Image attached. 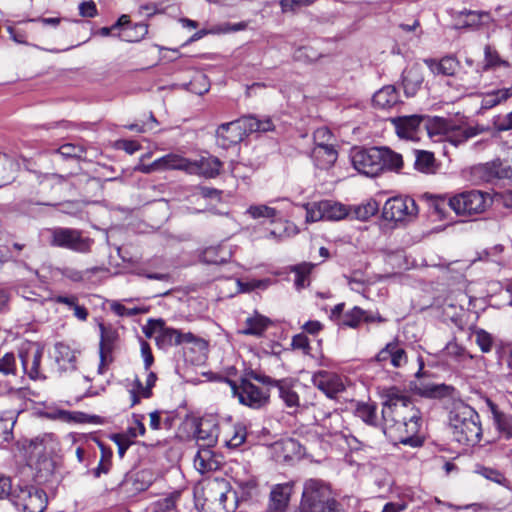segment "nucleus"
Masks as SVG:
<instances>
[{
    "mask_svg": "<svg viewBox=\"0 0 512 512\" xmlns=\"http://www.w3.org/2000/svg\"><path fill=\"white\" fill-rule=\"evenodd\" d=\"M382 430L390 439L411 447H420L424 439L419 435L422 423L420 411L410 398L395 386L387 388L382 395Z\"/></svg>",
    "mask_w": 512,
    "mask_h": 512,
    "instance_id": "obj_1",
    "label": "nucleus"
},
{
    "mask_svg": "<svg viewBox=\"0 0 512 512\" xmlns=\"http://www.w3.org/2000/svg\"><path fill=\"white\" fill-rule=\"evenodd\" d=\"M481 438L479 415L470 406L454 401L450 410V442L466 450Z\"/></svg>",
    "mask_w": 512,
    "mask_h": 512,
    "instance_id": "obj_2",
    "label": "nucleus"
},
{
    "mask_svg": "<svg viewBox=\"0 0 512 512\" xmlns=\"http://www.w3.org/2000/svg\"><path fill=\"white\" fill-rule=\"evenodd\" d=\"M275 125L269 116H258L255 114L243 115L229 123L221 124L217 131V143L219 146L228 149L244 140L252 133H264L273 131Z\"/></svg>",
    "mask_w": 512,
    "mask_h": 512,
    "instance_id": "obj_3",
    "label": "nucleus"
},
{
    "mask_svg": "<svg viewBox=\"0 0 512 512\" xmlns=\"http://www.w3.org/2000/svg\"><path fill=\"white\" fill-rule=\"evenodd\" d=\"M47 243L53 248L65 249L79 254L91 252L94 240L84 231L71 227L56 226L45 230Z\"/></svg>",
    "mask_w": 512,
    "mask_h": 512,
    "instance_id": "obj_4",
    "label": "nucleus"
},
{
    "mask_svg": "<svg viewBox=\"0 0 512 512\" xmlns=\"http://www.w3.org/2000/svg\"><path fill=\"white\" fill-rule=\"evenodd\" d=\"M300 505L306 512H339L329 486L315 479L305 482Z\"/></svg>",
    "mask_w": 512,
    "mask_h": 512,
    "instance_id": "obj_5",
    "label": "nucleus"
},
{
    "mask_svg": "<svg viewBox=\"0 0 512 512\" xmlns=\"http://www.w3.org/2000/svg\"><path fill=\"white\" fill-rule=\"evenodd\" d=\"M225 381L229 384L233 395L238 398L241 404L250 408L259 409L268 403V388L261 389L252 382H248L246 379H240L239 385L228 378H226Z\"/></svg>",
    "mask_w": 512,
    "mask_h": 512,
    "instance_id": "obj_6",
    "label": "nucleus"
},
{
    "mask_svg": "<svg viewBox=\"0 0 512 512\" xmlns=\"http://www.w3.org/2000/svg\"><path fill=\"white\" fill-rule=\"evenodd\" d=\"M490 200L489 194L479 190H471L450 199V208H452L457 215L470 216L485 211Z\"/></svg>",
    "mask_w": 512,
    "mask_h": 512,
    "instance_id": "obj_7",
    "label": "nucleus"
},
{
    "mask_svg": "<svg viewBox=\"0 0 512 512\" xmlns=\"http://www.w3.org/2000/svg\"><path fill=\"white\" fill-rule=\"evenodd\" d=\"M11 502L24 512H43L47 507L48 497L44 490L26 485L14 489Z\"/></svg>",
    "mask_w": 512,
    "mask_h": 512,
    "instance_id": "obj_8",
    "label": "nucleus"
},
{
    "mask_svg": "<svg viewBox=\"0 0 512 512\" xmlns=\"http://www.w3.org/2000/svg\"><path fill=\"white\" fill-rule=\"evenodd\" d=\"M380 147L354 148L351 151L353 167L361 174L376 177L381 173Z\"/></svg>",
    "mask_w": 512,
    "mask_h": 512,
    "instance_id": "obj_9",
    "label": "nucleus"
},
{
    "mask_svg": "<svg viewBox=\"0 0 512 512\" xmlns=\"http://www.w3.org/2000/svg\"><path fill=\"white\" fill-rule=\"evenodd\" d=\"M305 207L307 222H317L320 220L339 221L348 215L345 205L332 200L308 203Z\"/></svg>",
    "mask_w": 512,
    "mask_h": 512,
    "instance_id": "obj_10",
    "label": "nucleus"
},
{
    "mask_svg": "<svg viewBox=\"0 0 512 512\" xmlns=\"http://www.w3.org/2000/svg\"><path fill=\"white\" fill-rule=\"evenodd\" d=\"M417 213V204L411 197H392L384 203L382 209V217L386 221H402L405 216Z\"/></svg>",
    "mask_w": 512,
    "mask_h": 512,
    "instance_id": "obj_11",
    "label": "nucleus"
},
{
    "mask_svg": "<svg viewBox=\"0 0 512 512\" xmlns=\"http://www.w3.org/2000/svg\"><path fill=\"white\" fill-rule=\"evenodd\" d=\"M42 357L43 348L37 343H30L27 348L21 349L19 352L23 370L32 380H42L46 378L39 369Z\"/></svg>",
    "mask_w": 512,
    "mask_h": 512,
    "instance_id": "obj_12",
    "label": "nucleus"
},
{
    "mask_svg": "<svg viewBox=\"0 0 512 512\" xmlns=\"http://www.w3.org/2000/svg\"><path fill=\"white\" fill-rule=\"evenodd\" d=\"M100 330V343H99V357L100 365L99 372L102 373V367L113 360L112 354L117 347L119 340V333L112 325L99 324Z\"/></svg>",
    "mask_w": 512,
    "mask_h": 512,
    "instance_id": "obj_13",
    "label": "nucleus"
},
{
    "mask_svg": "<svg viewBox=\"0 0 512 512\" xmlns=\"http://www.w3.org/2000/svg\"><path fill=\"white\" fill-rule=\"evenodd\" d=\"M312 383L329 398H335L344 390L341 378L337 374L325 370L314 373Z\"/></svg>",
    "mask_w": 512,
    "mask_h": 512,
    "instance_id": "obj_14",
    "label": "nucleus"
},
{
    "mask_svg": "<svg viewBox=\"0 0 512 512\" xmlns=\"http://www.w3.org/2000/svg\"><path fill=\"white\" fill-rule=\"evenodd\" d=\"M153 483V474L149 470L128 473L120 482L119 488L128 493H138L147 490Z\"/></svg>",
    "mask_w": 512,
    "mask_h": 512,
    "instance_id": "obj_15",
    "label": "nucleus"
},
{
    "mask_svg": "<svg viewBox=\"0 0 512 512\" xmlns=\"http://www.w3.org/2000/svg\"><path fill=\"white\" fill-rule=\"evenodd\" d=\"M424 120L425 116L415 114L397 117L392 122L400 138L414 139L420 127L424 125Z\"/></svg>",
    "mask_w": 512,
    "mask_h": 512,
    "instance_id": "obj_16",
    "label": "nucleus"
},
{
    "mask_svg": "<svg viewBox=\"0 0 512 512\" xmlns=\"http://www.w3.org/2000/svg\"><path fill=\"white\" fill-rule=\"evenodd\" d=\"M221 161L216 157H202L198 161L189 162L188 174L201 175L206 178H215L220 173Z\"/></svg>",
    "mask_w": 512,
    "mask_h": 512,
    "instance_id": "obj_17",
    "label": "nucleus"
},
{
    "mask_svg": "<svg viewBox=\"0 0 512 512\" xmlns=\"http://www.w3.org/2000/svg\"><path fill=\"white\" fill-rule=\"evenodd\" d=\"M292 488L289 483L276 485L270 492L268 512H286Z\"/></svg>",
    "mask_w": 512,
    "mask_h": 512,
    "instance_id": "obj_18",
    "label": "nucleus"
},
{
    "mask_svg": "<svg viewBox=\"0 0 512 512\" xmlns=\"http://www.w3.org/2000/svg\"><path fill=\"white\" fill-rule=\"evenodd\" d=\"M231 258V249L223 244L207 247L200 256L201 262L209 265H222L228 263Z\"/></svg>",
    "mask_w": 512,
    "mask_h": 512,
    "instance_id": "obj_19",
    "label": "nucleus"
},
{
    "mask_svg": "<svg viewBox=\"0 0 512 512\" xmlns=\"http://www.w3.org/2000/svg\"><path fill=\"white\" fill-rule=\"evenodd\" d=\"M219 427L212 420L202 419L196 426L194 433L197 441H203V445L211 447L217 443Z\"/></svg>",
    "mask_w": 512,
    "mask_h": 512,
    "instance_id": "obj_20",
    "label": "nucleus"
},
{
    "mask_svg": "<svg viewBox=\"0 0 512 512\" xmlns=\"http://www.w3.org/2000/svg\"><path fill=\"white\" fill-rule=\"evenodd\" d=\"M423 127L429 137L435 141H443L448 137V121L445 118L425 117Z\"/></svg>",
    "mask_w": 512,
    "mask_h": 512,
    "instance_id": "obj_21",
    "label": "nucleus"
},
{
    "mask_svg": "<svg viewBox=\"0 0 512 512\" xmlns=\"http://www.w3.org/2000/svg\"><path fill=\"white\" fill-rule=\"evenodd\" d=\"M399 101V94L393 85H387L378 90L372 98L374 107L379 109H388L393 107Z\"/></svg>",
    "mask_w": 512,
    "mask_h": 512,
    "instance_id": "obj_22",
    "label": "nucleus"
},
{
    "mask_svg": "<svg viewBox=\"0 0 512 512\" xmlns=\"http://www.w3.org/2000/svg\"><path fill=\"white\" fill-rule=\"evenodd\" d=\"M271 325V320L261 314L255 313L245 320L244 327L240 333L260 337Z\"/></svg>",
    "mask_w": 512,
    "mask_h": 512,
    "instance_id": "obj_23",
    "label": "nucleus"
},
{
    "mask_svg": "<svg viewBox=\"0 0 512 512\" xmlns=\"http://www.w3.org/2000/svg\"><path fill=\"white\" fill-rule=\"evenodd\" d=\"M421 199L426 203L430 217L434 220H442L445 217L447 205L445 195H435L427 192L421 196Z\"/></svg>",
    "mask_w": 512,
    "mask_h": 512,
    "instance_id": "obj_24",
    "label": "nucleus"
},
{
    "mask_svg": "<svg viewBox=\"0 0 512 512\" xmlns=\"http://www.w3.org/2000/svg\"><path fill=\"white\" fill-rule=\"evenodd\" d=\"M315 266L311 262H301L289 267V271L295 274L294 286L298 291L310 285V275Z\"/></svg>",
    "mask_w": 512,
    "mask_h": 512,
    "instance_id": "obj_25",
    "label": "nucleus"
},
{
    "mask_svg": "<svg viewBox=\"0 0 512 512\" xmlns=\"http://www.w3.org/2000/svg\"><path fill=\"white\" fill-rule=\"evenodd\" d=\"M414 390L417 394L426 398L438 399L448 395V386L446 384L430 383L425 382L424 380L416 383L414 385Z\"/></svg>",
    "mask_w": 512,
    "mask_h": 512,
    "instance_id": "obj_26",
    "label": "nucleus"
},
{
    "mask_svg": "<svg viewBox=\"0 0 512 512\" xmlns=\"http://www.w3.org/2000/svg\"><path fill=\"white\" fill-rule=\"evenodd\" d=\"M274 387L277 388L279 398L284 402L286 407L293 408L294 410L299 407V395L286 379L278 380L275 382Z\"/></svg>",
    "mask_w": 512,
    "mask_h": 512,
    "instance_id": "obj_27",
    "label": "nucleus"
},
{
    "mask_svg": "<svg viewBox=\"0 0 512 512\" xmlns=\"http://www.w3.org/2000/svg\"><path fill=\"white\" fill-rule=\"evenodd\" d=\"M381 173L385 170L399 173L403 167V157L401 154L388 147H380Z\"/></svg>",
    "mask_w": 512,
    "mask_h": 512,
    "instance_id": "obj_28",
    "label": "nucleus"
},
{
    "mask_svg": "<svg viewBox=\"0 0 512 512\" xmlns=\"http://www.w3.org/2000/svg\"><path fill=\"white\" fill-rule=\"evenodd\" d=\"M320 168H328L337 160V151L332 145L318 144L312 153Z\"/></svg>",
    "mask_w": 512,
    "mask_h": 512,
    "instance_id": "obj_29",
    "label": "nucleus"
},
{
    "mask_svg": "<svg viewBox=\"0 0 512 512\" xmlns=\"http://www.w3.org/2000/svg\"><path fill=\"white\" fill-rule=\"evenodd\" d=\"M157 162L159 163L160 171L174 169L182 170L188 173L190 160L178 154L170 153L158 158Z\"/></svg>",
    "mask_w": 512,
    "mask_h": 512,
    "instance_id": "obj_30",
    "label": "nucleus"
},
{
    "mask_svg": "<svg viewBox=\"0 0 512 512\" xmlns=\"http://www.w3.org/2000/svg\"><path fill=\"white\" fill-rule=\"evenodd\" d=\"M493 421L499 432L503 433L506 438L512 437V416L498 410L497 406L489 403Z\"/></svg>",
    "mask_w": 512,
    "mask_h": 512,
    "instance_id": "obj_31",
    "label": "nucleus"
},
{
    "mask_svg": "<svg viewBox=\"0 0 512 512\" xmlns=\"http://www.w3.org/2000/svg\"><path fill=\"white\" fill-rule=\"evenodd\" d=\"M474 472L476 474L482 476L486 480L494 482V483L501 485L505 488H508V489L510 488L509 480L505 477V475L501 471H499L496 468L487 467V466H484L481 464H476L475 468H474Z\"/></svg>",
    "mask_w": 512,
    "mask_h": 512,
    "instance_id": "obj_32",
    "label": "nucleus"
},
{
    "mask_svg": "<svg viewBox=\"0 0 512 512\" xmlns=\"http://www.w3.org/2000/svg\"><path fill=\"white\" fill-rule=\"evenodd\" d=\"M180 330L167 327L163 322L159 334L156 336V344L159 348L165 349L171 346L180 345Z\"/></svg>",
    "mask_w": 512,
    "mask_h": 512,
    "instance_id": "obj_33",
    "label": "nucleus"
},
{
    "mask_svg": "<svg viewBox=\"0 0 512 512\" xmlns=\"http://www.w3.org/2000/svg\"><path fill=\"white\" fill-rule=\"evenodd\" d=\"M414 168L422 173L435 172V158L432 152L426 150H415Z\"/></svg>",
    "mask_w": 512,
    "mask_h": 512,
    "instance_id": "obj_34",
    "label": "nucleus"
},
{
    "mask_svg": "<svg viewBox=\"0 0 512 512\" xmlns=\"http://www.w3.org/2000/svg\"><path fill=\"white\" fill-rule=\"evenodd\" d=\"M58 356L56 360L59 368L62 371H74L76 370V355L68 346L59 344L57 345Z\"/></svg>",
    "mask_w": 512,
    "mask_h": 512,
    "instance_id": "obj_35",
    "label": "nucleus"
},
{
    "mask_svg": "<svg viewBox=\"0 0 512 512\" xmlns=\"http://www.w3.org/2000/svg\"><path fill=\"white\" fill-rule=\"evenodd\" d=\"M377 407L375 404L359 402L356 405L354 414L369 426H378V418L376 414Z\"/></svg>",
    "mask_w": 512,
    "mask_h": 512,
    "instance_id": "obj_36",
    "label": "nucleus"
},
{
    "mask_svg": "<svg viewBox=\"0 0 512 512\" xmlns=\"http://www.w3.org/2000/svg\"><path fill=\"white\" fill-rule=\"evenodd\" d=\"M423 78L414 70L404 71L403 73V89L407 97H413L420 89Z\"/></svg>",
    "mask_w": 512,
    "mask_h": 512,
    "instance_id": "obj_37",
    "label": "nucleus"
},
{
    "mask_svg": "<svg viewBox=\"0 0 512 512\" xmlns=\"http://www.w3.org/2000/svg\"><path fill=\"white\" fill-rule=\"evenodd\" d=\"M53 153L60 155L64 160H82L86 153V149L82 145L66 143L55 149Z\"/></svg>",
    "mask_w": 512,
    "mask_h": 512,
    "instance_id": "obj_38",
    "label": "nucleus"
},
{
    "mask_svg": "<svg viewBox=\"0 0 512 512\" xmlns=\"http://www.w3.org/2000/svg\"><path fill=\"white\" fill-rule=\"evenodd\" d=\"M101 450V458L96 468L92 470L94 477L99 478L102 474H107L112 465V450L104 445L102 442H98Z\"/></svg>",
    "mask_w": 512,
    "mask_h": 512,
    "instance_id": "obj_39",
    "label": "nucleus"
},
{
    "mask_svg": "<svg viewBox=\"0 0 512 512\" xmlns=\"http://www.w3.org/2000/svg\"><path fill=\"white\" fill-rule=\"evenodd\" d=\"M512 96V88H505L486 94L481 102L483 109H490Z\"/></svg>",
    "mask_w": 512,
    "mask_h": 512,
    "instance_id": "obj_40",
    "label": "nucleus"
},
{
    "mask_svg": "<svg viewBox=\"0 0 512 512\" xmlns=\"http://www.w3.org/2000/svg\"><path fill=\"white\" fill-rule=\"evenodd\" d=\"M461 18H466L465 24L469 28H479L486 26L492 21V17L487 12L465 11L461 12Z\"/></svg>",
    "mask_w": 512,
    "mask_h": 512,
    "instance_id": "obj_41",
    "label": "nucleus"
},
{
    "mask_svg": "<svg viewBox=\"0 0 512 512\" xmlns=\"http://www.w3.org/2000/svg\"><path fill=\"white\" fill-rule=\"evenodd\" d=\"M15 163L7 154L0 153V187L11 183L14 180Z\"/></svg>",
    "mask_w": 512,
    "mask_h": 512,
    "instance_id": "obj_42",
    "label": "nucleus"
},
{
    "mask_svg": "<svg viewBox=\"0 0 512 512\" xmlns=\"http://www.w3.org/2000/svg\"><path fill=\"white\" fill-rule=\"evenodd\" d=\"M148 33V25L145 23H136L129 30L117 34L123 41L138 42Z\"/></svg>",
    "mask_w": 512,
    "mask_h": 512,
    "instance_id": "obj_43",
    "label": "nucleus"
},
{
    "mask_svg": "<svg viewBox=\"0 0 512 512\" xmlns=\"http://www.w3.org/2000/svg\"><path fill=\"white\" fill-rule=\"evenodd\" d=\"M111 310L118 316L131 317L140 314H146L149 312V307L147 306H135V307H126L120 302L113 301L110 305Z\"/></svg>",
    "mask_w": 512,
    "mask_h": 512,
    "instance_id": "obj_44",
    "label": "nucleus"
},
{
    "mask_svg": "<svg viewBox=\"0 0 512 512\" xmlns=\"http://www.w3.org/2000/svg\"><path fill=\"white\" fill-rule=\"evenodd\" d=\"M379 210V204L376 200L370 199L365 204L354 208V216L356 219L365 221L374 216Z\"/></svg>",
    "mask_w": 512,
    "mask_h": 512,
    "instance_id": "obj_45",
    "label": "nucleus"
},
{
    "mask_svg": "<svg viewBox=\"0 0 512 512\" xmlns=\"http://www.w3.org/2000/svg\"><path fill=\"white\" fill-rule=\"evenodd\" d=\"M240 379H246L248 382H252V380L257 381L258 383L265 385L268 389L269 387H274L275 382L278 381L272 379L268 375H265L261 371L253 370L251 368L245 369Z\"/></svg>",
    "mask_w": 512,
    "mask_h": 512,
    "instance_id": "obj_46",
    "label": "nucleus"
},
{
    "mask_svg": "<svg viewBox=\"0 0 512 512\" xmlns=\"http://www.w3.org/2000/svg\"><path fill=\"white\" fill-rule=\"evenodd\" d=\"M495 167L493 161L480 164L473 168V174L482 181L492 182L496 180Z\"/></svg>",
    "mask_w": 512,
    "mask_h": 512,
    "instance_id": "obj_47",
    "label": "nucleus"
},
{
    "mask_svg": "<svg viewBox=\"0 0 512 512\" xmlns=\"http://www.w3.org/2000/svg\"><path fill=\"white\" fill-rule=\"evenodd\" d=\"M365 312L359 308L354 307L350 311L346 312L341 320V325L351 328H356L360 322L364 319Z\"/></svg>",
    "mask_w": 512,
    "mask_h": 512,
    "instance_id": "obj_48",
    "label": "nucleus"
},
{
    "mask_svg": "<svg viewBox=\"0 0 512 512\" xmlns=\"http://www.w3.org/2000/svg\"><path fill=\"white\" fill-rule=\"evenodd\" d=\"M474 135L476 132L473 128L450 127V144L457 146Z\"/></svg>",
    "mask_w": 512,
    "mask_h": 512,
    "instance_id": "obj_49",
    "label": "nucleus"
},
{
    "mask_svg": "<svg viewBox=\"0 0 512 512\" xmlns=\"http://www.w3.org/2000/svg\"><path fill=\"white\" fill-rule=\"evenodd\" d=\"M187 89L195 94L202 95L209 90L207 77L204 74L196 75L187 85Z\"/></svg>",
    "mask_w": 512,
    "mask_h": 512,
    "instance_id": "obj_50",
    "label": "nucleus"
},
{
    "mask_svg": "<svg viewBox=\"0 0 512 512\" xmlns=\"http://www.w3.org/2000/svg\"><path fill=\"white\" fill-rule=\"evenodd\" d=\"M448 60V56H444L441 59L437 58H425L423 62L427 65L433 75H447V68L444 66V62Z\"/></svg>",
    "mask_w": 512,
    "mask_h": 512,
    "instance_id": "obj_51",
    "label": "nucleus"
},
{
    "mask_svg": "<svg viewBox=\"0 0 512 512\" xmlns=\"http://www.w3.org/2000/svg\"><path fill=\"white\" fill-rule=\"evenodd\" d=\"M0 374L4 376L16 374V357L14 353H6L0 358Z\"/></svg>",
    "mask_w": 512,
    "mask_h": 512,
    "instance_id": "obj_52",
    "label": "nucleus"
},
{
    "mask_svg": "<svg viewBox=\"0 0 512 512\" xmlns=\"http://www.w3.org/2000/svg\"><path fill=\"white\" fill-rule=\"evenodd\" d=\"M247 213H249L254 219L262 217L273 218L275 217L277 211L275 208L266 205H253L248 208Z\"/></svg>",
    "mask_w": 512,
    "mask_h": 512,
    "instance_id": "obj_53",
    "label": "nucleus"
},
{
    "mask_svg": "<svg viewBox=\"0 0 512 512\" xmlns=\"http://www.w3.org/2000/svg\"><path fill=\"white\" fill-rule=\"evenodd\" d=\"M133 420L135 426L129 427L125 435L130 439L137 437L138 435L143 436L146 432L143 420L145 416L143 414H133Z\"/></svg>",
    "mask_w": 512,
    "mask_h": 512,
    "instance_id": "obj_54",
    "label": "nucleus"
},
{
    "mask_svg": "<svg viewBox=\"0 0 512 512\" xmlns=\"http://www.w3.org/2000/svg\"><path fill=\"white\" fill-rule=\"evenodd\" d=\"M493 127L498 132L512 130V111L506 115H497L492 120Z\"/></svg>",
    "mask_w": 512,
    "mask_h": 512,
    "instance_id": "obj_55",
    "label": "nucleus"
},
{
    "mask_svg": "<svg viewBox=\"0 0 512 512\" xmlns=\"http://www.w3.org/2000/svg\"><path fill=\"white\" fill-rule=\"evenodd\" d=\"M485 64L484 69L494 68L500 65H505L506 62L501 60L499 55L490 46L485 47Z\"/></svg>",
    "mask_w": 512,
    "mask_h": 512,
    "instance_id": "obj_56",
    "label": "nucleus"
},
{
    "mask_svg": "<svg viewBox=\"0 0 512 512\" xmlns=\"http://www.w3.org/2000/svg\"><path fill=\"white\" fill-rule=\"evenodd\" d=\"M111 439L118 446V454L121 458L125 455L128 448L133 444L132 440L123 433L114 434L112 435Z\"/></svg>",
    "mask_w": 512,
    "mask_h": 512,
    "instance_id": "obj_57",
    "label": "nucleus"
},
{
    "mask_svg": "<svg viewBox=\"0 0 512 512\" xmlns=\"http://www.w3.org/2000/svg\"><path fill=\"white\" fill-rule=\"evenodd\" d=\"M98 271L97 267H93L91 269H86L85 271H80L74 268H65L63 271V275L73 282H81L84 280V275L87 273H95Z\"/></svg>",
    "mask_w": 512,
    "mask_h": 512,
    "instance_id": "obj_58",
    "label": "nucleus"
},
{
    "mask_svg": "<svg viewBox=\"0 0 512 512\" xmlns=\"http://www.w3.org/2000/svg\"><path fill=\"white\" fill-rule=\"evenodd\" d=\"M475 341L482 352H489L492 347V338L489 333L484 330H478L474 334Z\"/></svg>",
    "mask_w": 512,
    "mask_h": 512,
    "instance_id": "obj_59",
    "label": "nucleus"
},
{
    "mask_svg": "<svg viewBox=\"0 0 512 512\" xmlns=\"http://www.w3.org/2000/svg\"><path fill=\"white\" fill-rule=\"evenodd\" d=\"M495 164L496 179H509L512 177V166L499 159L493 160Z\"/></svg>",
    "mask_w": 512,
    "mask_h": 512,
    "instance_id": "obj_60",
    "label": "nucleus"
},
{
    "mask_svg": "<svg viewBox=\"0 0 512 512\" xmlns=\"http://www.w3.org/2000/svg\"><path fill=\"white\" fill-rule=\"evenodd\" d=\"M407 362V355L403 348L399 346L397 342H395V349L392 351L391 356V364L392 366L398 368L403 366Z\"/></svg>",
    "mask_w": 512,
    "mask_h": 512,
    "instance_id": "obj_61",
    "label": "nucleus"
},
{
    "mask_svg": "<svg viewBox=\"0 0 512 512\" xmlns=\"http://www.w3.org/2000/svg\"><path fill=\"white\" fill-rule=\"evenodd\" d=\"M154 512H177L175 501L171 497L158 500L154 504Z\"/></svg>",
    "mask_w": 512,
    "mask_h": 512,
    "instance_id": "obj_62",
    "label": "nucleus"
},
{
    "mask_svg": "<svg viewBox=\"0 0 512 512\" xmlns=\"http://www.w3.org/2000/svg\"><path fill=\"white\" fill-rule=\"evenodd\" d=\"M141 347V355L143 357L144 361V368L146 371L150 369L152 364L154 363V357L151 351V347L148 342L141 340L140 342Z\"/></svg>",
    "mask_w": 512,
    "mask_h": 512,
    "instance_id": "obj_63",
    "label": "nucleus"
},
{
    "mask_svg": "<svg viewBox=\"0 0 512 512\" xmlns=\"http://www.w3.org/2000/svg\"><path fill=\"white\" fill-rule=\"evenodd\" d=\"M79 14L82 17L93 18L98 14L94 1H84L79 5Z\"/></svg>",
    "mask_w": 512,
    "mask_h": 512,
    "instance_id": "obj_64",
    "label": "nucleus"
}]
</instances>
